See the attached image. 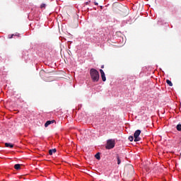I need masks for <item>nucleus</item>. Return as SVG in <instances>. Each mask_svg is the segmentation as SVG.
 <instances>
[{
  "instance_id": "obj_1",
  "label": "nucleus",
  "mask_w": 181,
  "mask_h": 181,
  "mask_svg": "<svg viewBox=\"0 0 181 181\" xmlns=\"http://www.w3.org/2000/svg\"><path fill=\"white\" fill-rule=\"evenodd\" d=\"M90 78L93 82H98L100 79V74L95 69H91L90 71Z\"/></svg>"
},
{
  "instance_id": "obj_2",
  "label": "nucleus",
  "mask_w": 181,
  "mask_h": 181,
  "mask_svg": "<svg viewBox=\"0 0 181 181\" xmlns=\"http://www.w3.org/2000/svg\"><path fill=\"white\" fill-rule=\"evenodd\" d=\"M124 173L127 176H133L134 175V166L131 164H128L124 168Z\"/></svg>"
},
{
  "instance_id": "obj_3",
  "label": "nucleus",
  "mask_w": 181,
  "mask_h": 181,
  "mask_svg": "<svg viewBox=\"0 0 181 181\" xmlns=\"http://www.w3.org/2000/svg\"><path fill=\"white\" fill-rule=\"evenodd\" d=\"M115 147V140L108 139L107 141L106 149L111 150Z\"/></svg>"
},
{
  "instance_id": "obj_4",
  "label": "nucleus",
  "mask_w": 181,
  "mask_h": 181,
  "mask_svg": "<svg viewBox=\"0 0 181 181\" xmlns=\"http://www.w3.org/2000/svg\"><path fill=\"white\" fill-rule=\"evenodd\" d=\"M141 131L140 129L136 130V132H134V141H141V138L139 137L141 135Z\"/></svg>"
},
{
  "instance_id": "obj_5",
  "label": "nucleus",
  "mask_w": 181,
  "mask_h": 181,
  "mask_svg": "<svg viewBox=\"0 0 181 181\" xmlns=\"http://www.w3.org/2000/svg\"><path fill=\"white\" fill-rule=\"evenodd\" d=\"M55 120H51V121H47L46 123H45V127H47L49 125L55 123Z\"/></svg>"
},
{
  "instance_id": "obj_6",
  "label": "nucleus",
  "mask_w": 181,
  "mask_h": 181,
  "mask_svg": "<svg viewBox=\"0 0 181 181\" xmlns=\"http://www.w3.org/2000/svg\"><path fill=\"white\" fill-rule=\"evenodd\" d=\"M56 151H57L56 148L50 149V150L49 151V156H52L53 153H56Z\"/></svg>"
},
{
  "instance_id": "obj_7",
  "label": "nucleus",
  "mask_w": 181,
  "mask_h": 181,
  "mask_svg": "<svg viewBox=\"0 0 181 181\" xmlns=\"http://www.w3.org/2000/svg\"><path fill=\"white\" fill-rule=\"evenodd\" d=\"M5 146L7 147V148H13V144H11V143H5Z\"/></svg>"
},
{
  "instance_id": "obj_8",
  "label": "nucleus",
  "mask_w": 181,
  "mask_h": 181,
  "mask_svg": "<svg viewBox=\"0 0 181 181\" xmlns=\"http://www.w3.org/2000/svg\"><path fill=\"white\" fill-rule=\"evenodd\" d=\"M21 164L17 163V164H16V165H14V168H15L16 170H21Z\"/></svg>"
},
{
  "instance_id": "obj_9",
  "label": "nucleus",
  "mask_w": 181,
  "mask_h": 181,
  "mask_svg": "<svg viewBox=\"0 0 181 181\" xmlns=\"http://www.w3.org/2000/svg\"><path fill=\"white\" fill-rule=\"evenodd\" d=\"M116 158H117V165H120V163H121V160H120V158H119V154H118V153L116 154Z\"/></svg>"
},
{
  "instance_id": "obj_10",
  "label": "nucleus",
  "mask_w": 181,
  "mask_h": 181,
  "mask_svg": "<svg viewBox=\"0 0 181 181\" xmlns=\"http://www.w3.org/2000/svg\"><path fill=\"white\" fill-rule=\"evenodd\" d=\"M95 158L98 160H100V153H97L95 156Z\"/></svg>"
},
{
  "instance_id": "obj_11",
  "label": "nucleus",
  "mask_w": 181,
  "mask_h": 181,
  "mask_svg": "<svg viewBox=\"0 0 181 181\" xmlns=\"http://www.w3.org/2000/svg\"><path fill=\"white\" fill-rule=\"evenodd\" d=\"M101 77H102V80L103 82L106 81V76H105V74H101Z\"/></svg>"
},
{
  "instance_id": "obj_12",
  "label": "nucleus",
  "mask_w": 181,
  "mask_h": 181,
  "mask_svg": "<svg viewBox=\"0 0 181 181\" xmlns=\"http://www.w3.org/2000/svg\"><path fill=\"white\" fill-rule=\"evenodd\" d=\"M166 83L168 86H173V83L169 79L166 80Z\"/></svg>"
},
{
  "instance_id": "obj_13",
  "label": "nucleus",
  "mask_w": 181,
  "mask_h": 181,
  "mask_svg": "<svg viewBox=\"0 0 181 181\" xmlns=\"http://www.w3.org/2000/svg\"><path fill=\"white\" fill-rule=\"evenodd\" d=\"M177 130L180 132L181 131V124H178L177 125Z\"/></svg>"
},
{
  "instance_id": "obj_14",
  "label": "nucleus",
  "mask_w": 181,
  "mask_h": 181,
  "mask_svg": "<svg viewBox=\"0 0 181 181\" xmlns=\"http://www.w3.org/2000/svg\"><path fill=\"white\" fill-rule=\"evenodd\" d=\"M134 137L132 136H130L128 137V140L130 141H134Z\"/></svg>"
},
{
  "instance_id": "obj_15",
  "label": "nucleus",
  "mask_w": 181,
  "mask_h": 181,
  "mask_svg": "<svg viewBox=\"0 0 181 181\" xmlns=\"http://www.w3.org/2000/svg\"><path fill=\"white\" fill-rule=\"evenodd\" d=\"M15 36V35H8V39H12Z\"/></svg>"
},
{
  "instance_id": "obj_16",
  "label": "nucleus",
  "mask_w": 181,
  "mask_h": 181,
  "mask_svg": "<svg viewBox=\"0 0 181 181\" xmlns=\"http://www.w3.org/2000/svg\"><path fill=\"white\" fill-rule=\"evenodd\" d=\"M45 8V4H41L40 8Z\"/></svg>"
},
{
  "instance_id": "obj_17",
  "label": "nucleus",
  "mask_w": 181,
  "mask_h": 181,
  "mask_svg": "<svg viewBox=\"0 0 181 181\" xmlns=\"http://www.w3.org/2000/svg\"><path fill=\"white\" fill-rule=\"evenodd\" d=\"M44 74H45V71L44 70L40 71V75H43Z\"/></svg>"
},
{
  "instance_id": "obj_18",
  "label": "nucleus",
  "mask_w": 181,
  "mask_h": 181,
  "mask_svg": "<svg viewBox=\"0 0 181 181\" xmlns=\"http://www.w3.org/2000/svg\"><path fill=\"white\" fill-rule=\"evenodd\" d=\"M99 71H100V74H105L104 71H103L102 69H100V70H99Z\"/></svg>"
},
{
  "instance_id": "obj_19",
  "label": "nucleus",
  "mask_w": 181,
  "mask_h": 181,
  "mask_svg": "<svg viewBox=\"0 0 181 181\" xmlns=\"http://www.w3.org/2000/svg\"><path fill=\"white\" fill-rule=\"evenodd\" d=\"M95 5L98 6V3L95 1Z\"/></svg>"
},
{
  "instance_id": "obj_20",
  "label": "nucleus",
  "mask_w": 181,
  "mask_h": 181,
  "mask_svg": "<svg viewBox=\"0 0 181 181\" xmlns=\"http://www.w3.org/2000/svg\"><path fill=\"white\" fill-rule=\"evenodd\" d=\"M105 68V65H102L101 69H104Z\"/></svg>"
}]
</instances>
